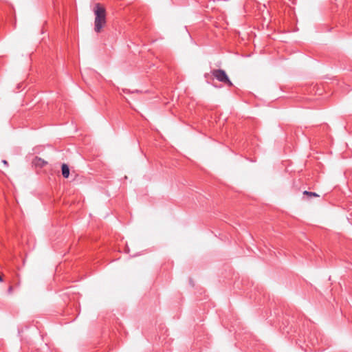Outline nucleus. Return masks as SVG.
I'll use <instances>...</instances> for the list:
<instances>
[{"mask_svg": "<svg viewBox=\"0 0 352 352\" xmlns=\"http://www.w3.org/2000/svg\"><path fill=\"white\" fill-rule=\"evenodd\" d=\"M94 12L95 14L94 31L100 33L107 23L106 10L100 3H96L94 8Z\"/></svg>", "mask_w": 352, "mask_h": 352, "instance_id": "f257e3e1", "label": "nucleus"}, {"mask_svg": "<svg viewBox=\"0 0 352 352\" xmlns=\"http://www.w3.org/2000/svg\"><path fill=\"white\" fill-rule=\"evenodd\" d=\"M212 75L219 82H223L228 86H232V82L230 80L226 72L223 69H213L211 72Z\"/></svg>", "mask_w": 352, "mask_h": 352, "instance_id": "f03ea898", "label": "nucleus"}, {"mask_svg": "<svg viewBox=\"0 0 352 352\" xmlns=\"http://www.w3.org/2000/svg\"><path fill=\"white\" fill-rule=\"evenodd\" d=\"M32 164L34 166H36V167H43L46 164L47 162L43 160V159L40 158V157H36L33 161H32Z\"/></svg>", "mask_w": 352, "mask_h": 352, "instance_id": "7ed1b4c3", "label": "nucleus"}, {"mask_svg": "<svg viewBox=\"0 0 352 352\" xmlns=\"http://www.w3.org/2000/svg\"><path fill=\"white\" fill-rule=\"evenodd\" d=\"M61 171L63 177L68 178L69 175V168L66 164H63L61 166Z\"/></svg>", "mask_w": 352, "mask_h": 352, "instance_id": "20e7f679", "label": "nucleus"}, {"mask_svg": "<svg viewBox=\"0 0 352 352\" xmlns=\"http://www.w3.org/2000/svg\"><path fill=\"white\" fill-rule=\"evenodd\" d=\"M303 194L304 195H308L309 197H318L319 195L318 194H316V192H309V191H304L303 192Z\"/></svg>", "mask_w": 352, "mask_h": 352, "instance_id": "39448f33", "label": "nucleus"}, {"mask_svg": "<svg viewBox=\"0 0 352 352\" xmlns=\"http://www.w3.org/2000/svg\"><path fill=\"white\" fill-rule=\"evenodd\" d=\"M2 162H3V163L4 164H8V162H7V161H6V160H3Z\"/></svg>", "mask_w": 352, "mask_h": 352, "instance_id": "423d86ee", "label": "nucleus"}, {"mask_svg": "<svg viewBox=\"0 0 352 352\" xmlns=\"http://www.w3.org/2000/svg\"><path fill=\"white\" fill-rule=\"evenodd\" d=\"M12 287H10L9 292H12Z\"/></svg>", "mask_w": 352, "mask_h": 352, "instance_id": "0eeeda50", "label": "nucleus"}, {"mask_svg": "<svg viewBox=\"0 0 352 352\" xmlns=\"http://www.w3.org/2000/svg\"><path fill=\"white\" fill-rule=\"evenodd\" d=\"M2 280V278L0 276V282H1Z\"/></svg>", "mask_w": 352, "mask_h": 352, "instance_id": "6e6552de", "label": "nucleus"}]
</instances>
